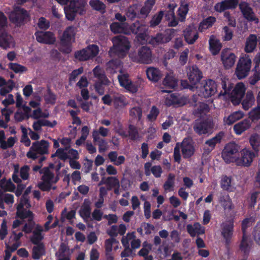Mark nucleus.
I'll return each mask as SVG.
<instances>
[{
  "label": "nucleus",
  "instance_id": "20e7f679",
  "mask_svg": "<svg viewBox=\"0 0 260 260\" xmlns=\"http://www.w3.org/2000/svg\"><path fill=\"white\" fill-rule=\"evenodd\" d=\"M85 0H71L68 6L64 8L66 17L69 20H73L77 14L83 15L86 11Z\"/></svg>",
  "mask_w": 260,
  "mask_h": 260
},
{
  "label": "nucleus",
  "instance_id": "680f3d73",
  "mask_svg": "<svg viewBox=\"0 0 260 260\" xmlns=\"http://www.w3.org/2000/svg\"><path fill=\"white\" fill-rule=\"evenodd\" d=\"M44 253V248L42 244H39L35 246L32 250V257L38 259Z\"/></svg>",
  "mask_w": 260,
  "mask_h": 260
},
{
  "label": "nucleus",
  "instance_id": "6e6d98bb",
  "mask_svg": "<svg viewBox=\"0 0 260 260\" xmlns=\"http://www.w3.org/2000/svg\"><path fill=\"white\" fill-rule=\"evenodd\" d=\"M122 87H124L126 90L132 93L136 92L139 88L140 87V81H137L136 82L130 81L128 84L122 83Z\"/></svg>",
  "mask_w": 260,
  "mask_h": 260
},
{
  "label": "nucleus",
  "instance_id": "0e129e2a",
  "mask_svg": "<svg viewBox=\"0 0 260 260\" xmlns=\"http://www.w3.org/2000/svg\"><path fill=\"white\" fill-rule=\"evenodd\" d=\"M91 7L96 11L102 12L105 9V4L99 0H91L89 2Z\"/></svg>",
  "mask_w": 260,
  "mask_h": 260
},
{
  "label": "nucleus",
  "instance_id": "6ab92c4d",
  "mask_svg": "<svg viewBox=\"0 0 260 260\" xmlns=\"http://www.w3.org/2000/svg\"><path fill=\"white\" fill-rule=\"evenodd\" d=\"M22 236L23 233L22 232L17 233V230H13L9 241L6 243L8 248H10L12 251L16 250L21 245L19 240Z\"/></svg>",
  "mask_w": 260,
  "mask_h": 260
},
{
  "label": "nucleus",
  "instance_id": "7ed1b4c3",
  "mask_svg": "<svg viewBox=\"0 0 260 260\" xmlns=\"http://www.w3.org/2000/svg\"><path fill=\"white\" fill-rule=\"evenodd\" d=\"M180 150L184 158L190 157L193 155L195 151L192 141L190 139L185 138L181 143H176L174 150V158L175 160L178 162L181 159Z\"/></svg>",
  "mask_w": 260,
  "mask_h": 260
},
{
  "label": "nucleus",
  "instance_id": "473e14b6",
  "mask_svg": "<svg viewBox=\"0 0 260 260\" xmlns=\"http://www.w3.org/2000/svg\"><path fill=\"white\" fill-rule=\"evenodd\" d=\"M223 137L222 133H219L213 138L207 141L205 143V149L208 151H212L215 145L219 143Z\"/></svg>",
  "mask_w": 260,
  "mask_h": 260
},
{
  "label": "nucleus",
  "instance_id": "c85d7f7f",
  "mask_svg": "<svg viewBox=\"0 0 260 260\" xmlns=\"http://www.w3.org/2000/svg\"><path fill=\"white\" fill-rule=\"evenodd\" d=\"M238 3V0H225L217 4L215 6L216 11L222 12L226 9L235 8Z\"/></svg>",
  "mask_w": 260,
  "mask_h": 260
},
{
  "label": "nucleus",
  "instance_id": "f704fd0d",
  "mask_svg": "<svg viewBox=\"0 0 260 260\" xmlns=\"http://www.w3.org/2000/svg\"><path fill=\"white\" fill-rule=\"evenodd\" d=\"M209 45L210 51L213 55L218 54L222 47L220 41L214 36L210 37Z\"/></svg>",
  "mask_w": 260,
  "mask_h": 260
},
{
  "label": "nucleus",
  "instance_id": "ddd939ff",
  "mask_svg": "<svg viewBox=\"0 0 260 260\" xmlns=\"http://www.w3.org/2000/svg\"><path fill=\"white\" fill-rule=\"evenodd\" d=\"M238 151L239 147L237 144L230 143L225 146L222 151V158L227 163L236 161Z\"/></svg>",
  "mask_w": 260,
  "mask_h": 260
},
{
  "label": "nucleus",
  "instance_id": "58836bf2",
  "mask_svg": "<svg viewBox=\"0 0 260 260\" xmlns=\"http://www.w3.org/2000/svg\"><path fill=\"white\" fill-rule=\"evenodd\" d=\"M154 4L155 0H147L143 7L140 10L139 9L140 17H146L151 10Z\"/></svg>",
  "mask_w": 260,
  "mask_h": 260
},
{
  "label": "nucleus",
  "instance_id": "39448f33",
  "mask_svg": "<svg viewBox=\"0 0 260 260\" xmlns=\"http://www.w3.org/2000/svg\"><path fill=\"white\" fill-rule=\"evenodd\" d=\"M140 26H144L140 28L139 33H138L137 37V40L141 44L149 43L153 45H156L159 43H166L170 41V38L162 37L161 34L157 35L155 37H150L147 33V26L144 25L140 24Z\"/></svg>",
  "mask_w": 260,
  "mask_h": 260
},
{
  "label": "nucleus",
  "instance_id": "ea45409f",
  "mask_svg": "<svg viewBox=\"0 0 260 260\" xmlns=\"http://www.w3.org/2000/svg\"><path fill=\"white\" fill-rule=\"evenodd\" d=\"M254 101L255 99L253 92L251 91H247L242 103L243 108L245 110H248L253 105Z\"/></svg>",
  "mask_w": 260,
  "mask_h": 260
},
{
  "label": "nucleus",
  "instance_id": "e433bc0d",
  "mask_svg": "<svg viewBox=\"0 0 260 260\" xmlns=\"http://www.w3.org/2000/svg\"><path fill=\"white\" fill-rule=\"evenodd\" d=\"M244 116L243 113L241 111H236L224 118L225 124L231 125L235 121L241 119Z\"/></svg>",
  "mask_w": 260,
  "mask_h": 260
},
{
  "label": "nucleus",
  "instance_id": "864d4df0",
  "mask_svg": "<svg viewBox=\"0 0 260 260\" xmlns=\"http://www.w3.org/2000/svg\"><path fill=\"white\" fill-rule=\"evenodd\" d=\"M128 18L133 19L136 17H140L139 8L138 5H134L129 7L126 12Z\"/></svg>",
  "mask_w": 260,
  "mask_h": 260
},
{
  "label": "nucleus",
  "instance_id": "4c0bfd02",
  "mask_svg": "<svg viewBox=\"0 0 260 260\" xmlns=\"http://www.w3.org/2000/svg\"><path fill=\"white\" fill-rule=\"evenodd\" d=\"M182 98L175 94H169L166 98L165 103L168 106L172 105H183L184 103L182 101Z\"/></svg>",
  "mask_w": 260,
  "mask_h": 260
},
{
  "label": "nucleus",
  "instance_id": "6e6552de",
  "mask_svg": "<svg viewBox=\"0 0 260 260\" xmlns=\"http://www.w3.org/2000/svg\"><path fill=\"white\" fill-rule=\"evenodd\" d=\"M76 33V28L68 27L63 32L60 39L61 47L60 50L66 53L71 51V44L75 41V36Z\"/></svg>",
  "mask_w": 260,
  "mask_h": 260
},
{
  "label": "nucleus",
  "instance_id": "603ef678",
  "mask_svg": "<svg viewBox=\"0 0 260 260\" xmlns=\"http://www.w3.org/2000/svg\"><path fill=\"white\" fill-rule=\"evenodd\" d=\"M220 203L225 212H229L233 209V205L228 195L223 196L220 200Z\"/></svg>",
  "mask_w": 260,
  "mask_h": 260
},
{
  "label": "nucleus",
  "instance_id": "f8f14e48",
  "mask_svg": "<svg viewBox=\"0 0 260 260\" xmlns=\"http://www.w3.org/2000/svg\"><path fill=\"white\" fill-rule=\"evenodd\" d=\"M217 92V85L212 80L204 81L200 88L197 90L199 95L208 98L213 95Z\"/></svg>",
  "mask_w": 260,
  "mask_h": 260
},
{
  "label": "nucleus",
  "instance_id": "b1692460",
  "mask_svg": "<svg viewBox=\"0 0 260 260\" xmlns=\"http://www.w3.org/2000/svg\"><path fill=\"white\" fill-rule=\"evenodd\" d=\"M254 154L250 150L245 149L241 152V158L238 160L237 164L239 165L248 166L252 161Z\"/></svg>",
  "mask_w": 260,
  "mask_h": 260
},
{
  "label": "nucleus",
  "instance_id": "2f4dec72",
  "mask_svg": "<svg viewBox=\"0 0 260 260\" xmlns=\"http://www.w3.org/2000/svg\"><path fill=\"white\" fill-rule=\"evenodd\" d=\"M148 78L151 81L157 82L162 76L160 71L154 67L148 68L146 70Z\"/></svg>",
  "mask_w": 260,
  "mask_h": 260
},
{
  "label": "nucleus",
  "instance_id": "4468645a",
  "mask_svg": "<svg viewBox=\"0 0 260 260\" xmlns=\"http://www.w3.org/2000/svg\"><path fill=\"white\" fill-rule=\"evenodd\" d=\"M220 57L222 63L226 69L231 68L235 64L237 58L235 53L230 49L222 50Z\"/></svg>",
  "mask_w": 260,
  "mask_h": 260
},
{
  "label": "nucleus",
  "instance_id": "4be33fe9",
  "mask_svg": "<svg viewBox=\"0 0 260 260\" xmlns=\"http://www.w3.org/2000/svg\"><path fill=\"white\" fill-rule=\"evenodd\" d=\"M73 252V250L70 249L64 243H62L56 253V258L57 260H71V255Z\"/></svg>",
  "mask_w": 260,
  "mask_h": 260
},
{
  "label": "nucleus",
  "instance_id": "cd10ccee",
  "mask_svg": "<svg viewBox=\"0 0 260 260\" xmlns=\"http://www.w3.org/2000/svg\"><path fill=\"white\" fill-rule=\"evenodd\" d=\"M15 42L11 36L7 32H3L0 35V47L4 49L13 47Z\"/></svg>",
  "mask_w": 260,
  "mask_h": 260
},
{
  "label": "nucleus",
  "instance_id": "a211bd4d",
  "mask_svg": "<svg viewBox=\"0 0 260 260\" xmlns=\"http://www.w3.org/2000/svg\"><path fill=\"white\" fill-rule=\"evenodd\" d=\"M186 42L189 44H193L199 38L198 31L193 25L188 26L183 31Z\"/></svg>",
  "mask_w": 260,
  "mask_h": 260
},
{
  "label": "nucleus",
  "instance_id": "79ce46f5",
  "mask_svg": "<svg viewBox=\"0 0 260 260\" xmlns=\"http://www.w3.org/2000/svg\"><path fill=\"white\" fill-rule=\"evenodd\" d=\"M221 233L224 238L228 241L231 238L233 234V224L232 222L223 223Z\"/></svg>",
  "mask_w": 260,
  "mask_h": 260
},
{
  "label": "nucleus",
  "instance_id": "a19ab883",
  "mask_svg": "<svg viewBox=\"0 0 260 260\" xmlns=\"http://www.w3.org/2000/svg\"><path fill=\"white\" fill-rule=\"evenodd\" d=\"M79 213L80 216L84 219H88L90 216L91 209L90 203L88 200H85L81 206Z\"/></svg>",
  "mask_w": 260,
  "mask_h": 260
},
{
  "label": "nucleus",
  "instance_id": "a878e982",
  "mask_svg": "<svg viewBox=\"0 0 260 260\" xmlns=\"http://www.w3.org/2000/svg\"><path fill=\"white\" fill-rule=\"evenodd\" d=\"M27 12L21 8H16L10 15V19L14 22H20L27 17Z\"/></svg>",
  "mask_w": 260,
  "mask_h": 260
},
{
  "label": "nucleus",
  "instance_id": "5fc2aeb1",
  "mask_svg": "<svg viewBox=\"0 0 260 260\" xmlns=\"http://www.w3.org/2000/svg\"><path fill=\"white\" fill-rule=\"evenodd\" d=\"M113 102L114 105L117 107L124 106L128 104L126 99L120 94H117L113 96Z\"/></svg>",
  "mask_w": 260,
  "mask_h": 260
},
{
  "label": "nucleus",
  "instance_id": "49530a36",
  "mask_svg": "<svg viewBox=\"0 0 260 260\" xmlns=\"http://www.w3.org/2000/svg\"><path fill=\"white\" fill-rule=\"evenodd\" d=\"M216 21L215 18L209 17L203 20L199 25V29L200 31H204L211 27Z\"/></svg>",
  "mask_w": 260,
  "mask_h": 260
},
{
  "label": "nucleus",
  "instance_id": "a18cd8bd",
  "mask_svg": "<svg viewBox=\"0 0 260 260\" xmlns=\"http://www.w3.org/2000/svg\"><path fill=\"white\" fill-rule=\"evenodd\" d=\"M163 84L170 88H174L177 85V80L172 74L167 75L163 81Z\"/></svg>",
  "mask_w": 260,
  "mask_h": 260
},
{
  "label": "nucleus",
  "instance_id": "37998d69",
  "mask_svg": "<svg viewBox=\"0 0 260 260\" xmlns=\"http://www.w3.org/2000/svg\"><path fill=\"white\" fill-rule=\"evenodd\" d=\"M211 128V124L206 122L197 123L194 126L196 132L200 135L207 133Z\"/></svg>",
  "mask_w": 260,
  "mask_h": 260
},
{
  "label": "nucleus",
  "instance_id": "412c9836",
  "mask_svg": "<svg viewBox=\"0 0 260 260\" xmlns=\"http://www.w3.org/2000/svg\"><path fill=\"white\" fill-rule=\"evenodd\" d=\"M144 63H150L152 61V55L150 50L146 46H143L139 51L135 59Z\"/></svg>",
  "mask_w": 260,
  "mask_h": 260
},
{
  "label": "nucleus",
  "instance_id": "c9c22d12",
  "mask_svg": "<svg viewBox=\"0 0 260 260\" xmlns=\"http://www.w3.org/2000/svg\"><path fill=\"white\" fill-rule=\"evenodd\" d=\"M105 252L112 253L113 249L116 250L119 249V242L114 238H110L105 240Z\"/></svg>",
  "mask_w": 260,
  "mask_h": 260
},
{
  "label": "nucleus",
  "instance_id": "c756f323",
  "mask_svg": "<svg viewBox=\"0 0 260 260\" xmlns=\"http://www.w3.org/2000/svg\"><path fill=\"white\" fill-rule=\"evenodd\" d=\"M257 37L255 35H250L246 40L244 50L246 52H252L256 47Z\"/></svg>",
  "mask_w": 260,
  "mask_h": 260
},
{
  "label": "nucleus",
  "instance_id": "f257e3e1",
  "mask_svg": "<svg viewBox=\"0 0 260 260\" xmlns=\"http://www.w3.org/2000/svg\"><path fill=\"white\" fill-rule=\"evenodd\" d=\"M113 46L110 49L109 54L110 56L117 55L123 57L128 53L131 45L127 39L122 36H117L112 40Z\"/></svg>",
  "mask_w": 260,
  "mask_h": 260
},
{
  "label": "nucleus",
  "instance_id": "bb28decb",
  "mask_svg": "<svg viewBox=\"0 0 260 260\" xmlns=\"http://www.w3.org/2000/svg\"><path fill=\"white\" fill-rule=\"evenodd\" d=\"M186 230L191 237H195L196 235L203 234L205 233V228L199 223L196 222L193 224H188L186 226Z\"/></svg>",
  "mask_w": 260,
  "mask_h": 260
},
{
  "label": "nucleus",
  "instance_id": "7c9ffc66",
  "mask_svg": "<svg viewBox=\"0 0 260 260\" xmlns=\"http://www.w3.org/2000/svg\"><path fill=\"white\" fill-rule=\"evenodd\" d=\"M251 125V122L248 119H244L236 123L234 126L235 133L238 135H241L243 132L248 129Z\"/></svg>",
  "mask_w": 260,
  "mask_h": 260
},
{
  "label": "nucleus",
  "instance_id": "1a4fd4ad",
  "mask_svg": "<svg viewBox=\"0 0 260 260\" xmlns=\"http://www.w3.org/2000/svg\"><path fill=\"white\" fill-rule=\"evenodd\" d=\"M48 147V142L44 140L34 142L26 155L27 157L35 159L38 155L47 153Z\"/></svg>",
  "mask_w": 260,
  "mask_h": 260
},
{
  "label": "nucleus",
  "instance_id": "e2e57ef3",
  "mask_svg": "<svg viewBox=\"0 0 260 260\" xmlns=\"http://www.w3.org/2000/svg\"><path fill=\"white\" fill-rule=\"evenodd\" d=\"M249 142L254 150H258L260 146V136L257 134L251 135L249 139Z\"/></svg>",
  "mask_w": 260,
  "mask_h": 260
},
{
  "label": "nucleus",
  "instance_id": "72a5a7b5",
  "mask_svg": "<svg viewBox=\"0 0 260 260\" xmlns=\"http://www.w3.org/2000/svg\"><path fill=\"white\" fill-rule=\"evenodd\" d=\"M93 73L94 78L96 79L95 80V82L101 81L104 84H109V81L106 77L104 71L99 66H96L94 68Z\"/></svg>",
  "mask_w": 260,
  "mask_h": 260
},
{
  "label": "nucleus",
  "instance_id": "5701e85b",
  "mask_svg": "<svg viewBox=\"0 0 260 260\" xmlns=\"http://www.w3.org/2000/svg\"><path fill=\"white\" fill-rule=\"evenodd\" d=\"M38 42L45 44H52L55 41L53 34L49 31H38L35 34Z\"/></svg>",
  "mask_w": 260,
  "mask_h": 260
},
{
  "label": "nucleus",
  "instance_id": "9d476101",
  "mask_svg": "<svg viewBox=\"0 0 260 260\" xmlns=\"http://www.w3.org/2000/svg\"><path fill=\"white\" fill-rule=\"evenodd\" d=\"M251 64V60L248 56L245 55L240 58L235 71L238 78L242 79L248 75Z\"/></svg>",
  "mask_w": 260,
  "mask_h": 260
},
{
  "label": "nucleus",
  "instance_id": "69168bd1",
  "mask_svg": "<svg viewBox=\"0 0 260 260\" xmlns=\"http://www.w3.org/2000/svg\"><path fill=\"white\" fill-rule=\"evenodd\" d=\"M49 115L48 112L47 111L43 112L41 108H38L33 111L31 117L34 119H39L48 117Z\"/></svg>",
  "mask_w": 260,
  "mask_h": 260
},
{
  "label": "nucleus",
  "instance_id": "f03ea898",
  "mask_svg": "<svg viewBox=\"0 0 260 260\" xmlns=\"http://www.w3.org/2000/svg\"><path fill=\"white\" fill-rule=\"evenodd\" d=\"M30 207V204L27 203V199L24 197L17 207V216L21 218L28 219V222L25 224L23 229V231L26 233H30L34 225V222L32 221V213L29 210H27Z\"/></svg>",
  "mask_w": 260,
  "mask_h": 260
},
{
  "label": "nucleus",
  "instance_id": "423d86ee",
  "mask_svg": "<svg viewBox=\"0 0 260 260\" xmlns=\"http://www.w3.org/2000/svg\"><path fill=\"white\" fill-rule=\"evenodd\" d=\"M142 27H143V26H140V23L139 21L134 23L130 27L126 23L113 22L110 25L111 31L115 34L123 33L129 34L132 32L138 34V33H139L140 28ZM144 27H145L144 26Z\"/></svg>",
  "mask_w": 260,
  "mask_h": 260
},
{
  "label": "nucleus",
  "instance_id": "9b49d317",
  "mask_svg": "<svg viewBox=\"0 0 260 260\" xmlns=\"http://www.w3.org/2000/svg\"><path fill=\"white\" fill-rule=\"evenodd\" d=\"M99 52V47L96 45H90L86 48L75 53L76 58L82 60H87L96 56Z\"/></svg>",
  "mask_w": 260,
  "mask_h": 260
},
{
  "label": "nucleus",
  "instance_id": "774afa93",
  "mask_svg": "<svg viewBox=\"0 0 260 260\" xmlns=\"http://www.w3.org/2000/svg\"><path fill=\"white\" fill-rule=\"evenodd\" d=\"M249 116L252 120L260 119V105L258 104H257V107L249 112Z\"/></svg>",
  "mask_w": 260,
  "mask_h": 260
},
{
  "label": "nucleus",
  "instance_id": "de8ad7c7",
  "mask_svg": "<svg viewBox=\"0 0 260 260\" xmlns=\"http://www.w3.org/2000/svg\"><path fill=\"white\" fill-rule=\"evenodd\" d=\"M221 187L224 189L229 191H233L234 187L232 183L231 178L226 176H223L220 181Z\"/></svg>",
  "mask_w": 260,
  "mask_h": 260
},
{
  "label": "nucleus",
  "instance_id": "2eb2a0df",
  "mask_svg": "<svg viewBox=\"0 0 260 260\" xmlns=\"http://www.w3.org/2000/svg\"><path fill=\"white\" fill-rule=\"evenodd\" d=\"M252 222L251 218L245 219L243 220L242 223V229L243 231V238L240 244V249L244 252H247L250 248L251 242L248 240V237L246 236L245 230L246 228L249 226Z\"/></svg>",
  "mask_w": 260,
  "mask_h": 260
},
{
  "label": "nucleus",
  "instance_id": "8fccbe9b",
  "mask_svg": "<svg viewBox=\"0 0 260 260\" xmlns=\"http://www.w3.org/2000/svg\"><path fill=\"white\" fill-rule=\"evenodd\" d=\"M176 5L174 4H172L169 5L170 11L166 15V17L169 21V25L171 26H175L177 24V21L175 19V15L173 12L174 9L176 8Z\"/></svg>",
  "mask_w": 260,
  "mask_h": 260
},
{
  "label": "nucleus",
  "instance_id": "dca6fc26",
  "mask_svg": "<svg viewBox=\"0 0 260 260\" xmlns=\"http://www.w3.org/2000/svg\"><path fill=\"white\" fill-rule=\"evenodd\" d=\"M186 73L189 82L196 86L202 78L201 72L196 66L188 67L187 68Z\"/></svg>",
  "mask_w": 260,
  "mask_h": 260
},
{
  "label": "nucleus",
  "instance_id": "338daca9",
  "mask_svg": "<svg viewBox=\"0 0 260 260\" xmlns=\"http://www.w3.org/2000/svg\"><path fill=\"white\" fill-rule=\"evenodd\" d=\"M75 211L73 210L68 211L67 208H64L61 212V219L62 220H64L66 219L71 220L75 217Z\"/></svg>",
  "mask_w": 260,
  "mask_h": 260
},
{
  "label": "nucleus",
  "instance_id": "f3484780",
  "mask_svg": "<svg viewBox=\"0 0 260 260\" xmlns=\"http://www.w3.org/2000/svg\"><path fill=\"white\" fill-rule=\"evenodd\" d=\"M246 89L245 85L242 82H239L236 85L231 93L232 102L233 104L237 105L240 103Z\"/></svg>",
  "mask_w": 260,
  "mask_h": 260
},
{
  "label": "nucleus",
  "instance_id": "052dcab7",
  "mask_svg": "<svg viewBox=\"0 0 260 260\" xmlns=\"http://www.w3.org/2000/svg\"><path fill=\"white\" fill-rule=\"evenodd\" d=\"M188 11V5L186 3H182L178 10V15L180 21L184 20Z\"/></svg>",
  "mask_w": 260,
  "mask_h": 260
},
{
  "label": "nucleus",
  "instance_id": "09e8293b",
  "mask_svg": "<svg viewBox=\"0 0 260 260\" xmlns=\"http://www.w3.org/2000/svg\"><path fill=\"white\" fill-rule=\"evenodd\" d=\"M175 187V176L170 174L167 181L164 184V188L166 192L173 191Z\"/></svg>",
  "mask_w": 260,
  "mask_h": 260
},
{
  "label": "nucleus",
  "instance_id": "393cba45",
  "mask_svg": "<svg viewBox=\"0 0 260 260\" xmlns=\"http://www.w3.org/2000/svg\"><path fill=\"white\" fill-rule=\"evenodd\" d=\"M15 85V84L13 80H9L6 82L3 78L0 77V94L6 95L13 89Z\"/></svg>",
  "mask_w": 260,
  "mask_h": 260
},
{
  "label": "nucleus",
  "instance_id": "aec40b11",
  "mask_svg": "<svg viewBox=\"0 0 260 260\" xmlns=\"http://www.w3.org/2000/svg\"><path fill=\"white\" fill-rule=\"evenodd\" d=\"M239 7L244 18L249 21H253L255 23L258 22V20L255 16L251 8L247 3L242 2L239 4Z\"/></svg>",
  "mask_w": 260,
  "mask_h": 260
},
{
  "label": "nucleus",
  "instance_id": "3c124183",
  "mask_svg": "<svg viewBox=\"0 0 260 260\" xmlns=\"http://www.w3.org/2000/svg\"><path fill=\"white\" fill-rule=\"evenodd\" d=\"M107 69L111 73H114L117 71L121 72V64L119 60H112L107 63Z\"/></svg>",
  "mask_w": 260,
  "mask_h": 260
},
{
  "label": "nucleus",
  "instance_id": "0eeeda50",
  "mask_svg": "<svg viewBox=\"0 0 260 260\" xmlns=\"http://www.w3.org/2000/svg\"><path fill=\"white\" fill-rule=\"evenodd\" d=\"M42 180L38 184V187L43 191H49L51 189H55L56 187L53 184L57 182L58 178L55 176L49 169L46 168L43 170Z\"/></svg>",
  "mask_w": 260,
  "mask_h": 260
},
{
  "label": "nucleus",
  "instance_id": "4d7b16f0",
  "mask_svg": "<svg viewBox=\"0 0 260 260\" xmlns=\"http://www.w3.org/2000/svg\"><path fill=\"white\" fill-rule=\"evenodd\" d=\"M43 231V229L41 226L37 225L33 232V236L31 239V241L37 244L39 243L43 238L41 232Z\"/></svg>",
  "mask_w": 260,
  "mask_h": 260
},
{
  "label": "nucleus",
  "instance_id": "bf43d9fd",
  "mask_svg": "<svg viewBox=\"0 0 260 260\" xmlns=\"http://www.w3.org/2000/svg\"><path fill=\"white\" fill-rule=\"evenodd\" d=\"M0 187L7 191H13L15 186L10 180L2 179L0 181Z\"/></svg>",
  "mask_w": 260,
  "mask_h": 260
},
{
  "label": "nucleus",
  "instance_id": "c03bdc74",
  "mask_svg": "<svg viewBox=\"0 0 260 260\" xmlns=\"http://www.w3.org/2000/svg\"><path fill=\"white\" fill-rule=\"evenodd\" d=\"M92 137L93 140L98 143L99 150L100 152H103L106 150L107 143L103 139H100L98 135V130L93 131Z\"/></svg>",
  "mask_w": 260,
  "mask_h": 260
},
{
  "label": "nucleus",
  "instance_id": "13d9d810",
  "mask_svg": "<svg viewBox=\"0 0 260 260\" xmlns=\"http://www.w3.org/2000/svg\"><path fill=\"white\" fill-rule=\"evenodd\" d=\"M106 184L109 185L111 187L119 186V182L118 180L115 177H108L105 178L103 177L100 181L99 185Z\"/></svg>",
  "mask_w": 260,
  "mask_h": 260
}]
</instances>
